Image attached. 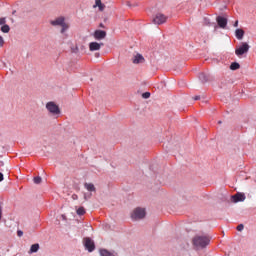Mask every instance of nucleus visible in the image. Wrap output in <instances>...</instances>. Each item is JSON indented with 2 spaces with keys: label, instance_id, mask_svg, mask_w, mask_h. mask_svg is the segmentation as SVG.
Segmentation results:
<instances>
[{
  "label": "nucleus",
  "instance_id": "1",
  "mask_svg": "<svg viewBox=\"0 0 256 256\" xmlns=\"http://www.w3.org/2000/svg\"><path fill=\"white\" fill-rule=\"evenodd\" d=\"M209 243H211V239L204 235H196L192 239V245H194L196 249H205Z\"/></svg>",
  "mask_w": 256,
  "mask_h": 256
},
{
  "label": "nucleus",
  "instance_id": "2",
  "mask_svg": "<svg viewBox=\"0 0 256 256\" xmlns=\"http://www.w3.org/2000/svg\"><path fill=\"white\" fill-rule=\"evenodd\" d=\"M47 111L56 117H59L61 115V109H59V106L55 104V102H48L46 104Z\"/></svg>",
  "mask_w": 256,
  "mask_h": 256
},
{
  "label": "nucleus",
  "instance_id": "3",
  "mask_svg": "<svg viewBox=\"0 0 256 256\" xmlns=\"http://www.w3.org/2000/svg\"><path fill=\"white\" fill-rule=\"evenodd\" d=\"M250 48L251 46H249L247 42H242L241 45L235 49V55H237V57H241V55L249 53Z\"/></svg>",
  "mask_w": 256,
  "mask_h": 256
},
{
  "label": "nucleus",
  "instance_id": "4",
  "mask_svg": "<svg viewBox=\"0 0 256 256\" xmlns=\"http://www.w3.org/2000/svg\"><path fill=\"white\" fill-rule=\"evenodd\" d=\"M131 218L134 219L135 221H137L139 219H144L145 218V209H143V208L134 209L133 213L131 214Z\"/></svg>",
  "mask_w": 256,
  "mask_h": 256
},
{
  "label": "nucleus",
  "instance_id": "5",
  "mask_svg": "<svg viewBox=\"0 0 256 256\" xmlns=\"http://www.w3.org/2000/svg\"><path fill=\"white\" fill-rule=\"evenodd\" d=\"M153 23H155V25H163V23H167V16L162 13H157L153 18Z\"/></svg>",
  "mask_w": 256,
  "mask_h": 256
},
{
  "label": "nucleus",
  "instance_id": "6",
  "mask_svg": "<svg viewBox=\"0 0 256 256\" xmlns=\"http://www.w3.org/2000/svg\"><path fill=\"white\" fill-rule=\"evenodd\" d=\"M84 247H86L89 253H92V251H95V242L91 238H84Z\"/></svg>",
  "mask_w": 256,
  "mask_h": 256
},
{
  "label": "nucleus",
  "instance_id": "7",
  "mask_svg": "<svg viewBox=\"0 0 256 256\" xmlns=\"http://www.w3.org/2000/svg\"><path fill=\"white\" fill-rule=\"evenodd\" d=\"M93 37L96 39V41H101L107 37V32H105V30H95Z\"/></svg>",
  "mask_w": 256,
  "mask_h": 256
},
{
  "label": "nucleus",
  "instance_id": "8",
  "mask_svg": "<svg viewBox=\"0 0 256 256\" xmlns=\"http://www.w3.org/2000/svg\"><path fill=\"white\" fill-rule=\"evenodd\" d=\"M101 47H103V43H99V42L89 43V51H100Z\"/></svg>",
  "mask_w": 256,
  "mask_h": 256
},
{
  "label": "nucleus",
  "instance_id": "9",
  "mask_svg": "<svg viewBox=\"0 0 256 256\" xmlns=\"http://www.w3.org/2000/svg\"><path fill=\"white\" fill-rule=\"evenodd\" d=\"M246 197L244 193L238 192L232 196V201L234 203H239V201H245Z\"/></svg>",
  "mask_w": 256,
  "mask_h": 256
},
{
  "label": "nucleus",
  "instance_id": "10",
  "mask_svg": "<svg viewBox=\"0 0 256 256\" xmlns=\"http://www.w3.org/2000/svg\"><path fill=\"white\" fill-rule=\"evenodd\" d=\"M216 21L218 23V27H220L221 29H225V27H227V18L218 16L216 18Z\"/></svg>",
  "mask_w": 256,
  "mask_h": 256
},
{
  "label": "nucleus",
  "instance_id": "11",
  "mask_svg": "<svg viewBox=\"0 0 256 256\" xmlns=\"http://www.w3.org/2000/svg\"><path fill=\"white\" fill-rule=\"evenodd\" d=\"M51 25H53L54 27H61L64 23H65V18L64 17H58L55 20H52Z\"/></svg>",
  "mask_w": 256,
  "mask_h": 256
},
{
  "label": "nucleus",
  "instance_id": "12",
  "mask_svg": "<svg viewBox=\"0 0 256 256\" xmlns=\"http://www.w3.org/2000/svg\"><path fill=\"white\" fill-rule=\"evenodd\" d=\"M132 63L139 65V63H145V58L141 54H136L132 59Z\"/></svg>",
  "mask_w": 256,
  "mask_h": 256
},
{
  "label": "nucleus",
  "instance_id": "13",
  "mask_svg": "<svg viewBox=\"0 0 256 256\" xmlns=\"http://www.w3.org/2000/svg\"><path fill=\"white\" fill-rule=\"evenodd\" d=\"M84 187L87 189V191H90V193H95V191H97V188H95L93 183H85Z\"/></svg>",
  "mask_w": 256,
  "mask_h": 256
},
{
  "label": "nucleus",
  "instance_id": "14",
  "mask_svg": "<svg viewBox=\"0 0 256 256\" xmlns=\"http://www.w3.org/2000/svg\"><path fill=\"white\" fill-rule=\"evenodd\" d=\"M235 35H236V38L239 41H241V39H243V37L245 36V31H243V29H236Z\"/></svg>",
  "mask_w": 256,
  "mask_h": 256
},
{
  "label": "nucleus",
  "instance_id": "15",
  "mask_svg": "<svg viewBox=\"0 0 256 256\" xmlns=\"http://www.w3.org/2000/svg\"><path fill=\"white\" fill-rule=\"evenodd\" d=\"M94 7H98L99 11H104L105 10V4L101 2V0H95V5Z\"/></svg>",
  "mask_w": 256,
  "mask_h": 256
},
{
  "label": "nucleus",
  "instance_id": "16",
  "mask_svg": "<svg viewBox=\"0 0 256 256\" xmlns=\"http://www.w3.org/2000/svg\"><path fill=\"white\" fill-rule=\"evenodd\" d=\"M199 79L202 81V83H207V81H209V76L202 72L199 74Z\"/></svg>",
  "mask_w": 256,
  "mask_h": 256
},
{
  "label": "nucleus",
  "instance_id": "17",
  "mask_svg": "<svg viewBox=\"0 0 256 256\" xmlns=\"http://www.w3.org/2000/svg\"><path fill=\"white\" fill-rule=\"evenodd\" d=\"M241 68V65L237 62H233L231 65H230V69L231 71H237V69H240Z\"/></svg>",
  "mask_w": 256,
  "mask_h": 256
},
{
  "label": "nucleus",
  "instance_id": "18",
  "mask_svg": "<svg viewBox=\"0 0 256 256\" xmlns=\"http://www.w3.org/2000/svg\"><path fill=\"white\" fill-rule=\"evenodd\" d=\"M37 251H39V244H33L30 247L29 253H37Z\"/></svg>",
  "mask_w": 256,
  "mask_h": 256
},
{
  "label": "nucleus",
  "instance_id": "19",
  "mask_svg": "<svg viewBox=\"0 0 256 256\" xmlns=\"http://www.w3.org/2000/svg\"><path fill=\"white\" fill-rule=\"evenodd\" d=\"M100 255H101V256H115V254L109 252V251L106 250V249L100 250Z\"/></svg>",
  "mask_w": 256,
  "mask_h": 256
},
{
  "label": "nucleus",
  "instance_id": "20",
  "mask_svg": "<svg viewBox=\"0 0 256 256\" xmlns=\"http://www.w3.org/2000/svg\"><path fill=\"white\" fill-rule=\"evenodd\" d=\"M1 31H2V33H9V31H11V28L9 27V25L4 24V25L1 27Z\"/></svg>",
  "mask_w": 256,
  "mask_h": 256
},
{
  "label": "nucleus",
  "instance_id": "21",
  "mask_svg": "<svg viewBox=\"0 0 256 256\" xmlns=\"http://www.w3.org/2000/svg\"><path fill=\"white\" fill-rule=\"evenodd\" d=\"M60 27H62L60 33L63 34V33H65V31H67L69 29V24L64 22V24Z\"/></svg>",
  "mask_w": 256,
  "mask_h": 256
},
{
  "label": "nucleus",
  "instance_id": "22",
  "mask_svg": "<svg viewBox=\"0 0 256 256\" xmlns=\"http://www.w3.org/2000/svg\"><path fill=\"white\" fill-rule=\"evenodd\" d=\"M77 215H85V208L79 207L76 211Z\"/></svg>",
  "mask_w": 256,
  "mask_h": 256
},
{
  "label": "nucleus",
  "instance_id": "23",
  "mask_svg": "<svg viewBox=\"0 0 256 256\" xmlns=\"http://www.w3.org/2000/svg\"><path fill=\"white\" fill-rule=\"evenodd\" d=\"M41 181H42V178H41L40 176L34 177V183H35L36 185H39V184L41 183Z\"/></svg>",
  "mask_w": 256,
  "mask_h": 256
},
{
  "label": "nucleus",
  "instance_id": "24",
  "mask_svg": "<svg viewBox=\"0 0 256 256\" xmlns=\"http://www.w3.org/2000/svg\"><path fill=\"white\" fill-rule=\"evenodd\" d=\"M142 97H143V99H149V97H151V93L145 92L142 94Z\"/></svg>",
  "mask_w": 256,
  "mask_h": 256
},
{
  "label": "nucleus",
  "instance_id": "25",
  "mask_svg": "<svg viewBox=\"0 0 256 256\" xmlns=\"http://www.w3.org/2000/svg\"><path fill=\"white\" fill-rule=\"evenodd\" d=\"M237 231H243V229H245V226L243 224H240L237 226Z\"/></svg>",
  "mask_w": 256,
  "mask_h": 256
},
{
  "label": "nucleus",
  "instance_id": "26",
  "mask_svg": "<svg viewBox=\"0 0 256 256\" xmlns=\"http://www.w3.org/2000/svg\"><path fill=\"white\" fill-rule=\"evenodd\" d=\"M5 23H6L5 18H0V25H5Z\"/></svg>",
  "mask_w": 256,
  "mask_h": 256
},
{
  "label": "nucleus",
  "instance_id": "27",
  "mask_svg": "<svg viewBox=\"0 0 256 256\" xmlns=\"http://www.w3.org/2000/svg\"><path fill=\"white\" fill-rule=\"evenodd\" d=\"M17 235H18V237H23V231L18 230V231H17Z\"/></svg>",
  "mask_w": 256,
  "mask_h": 256
},
{
  "label": "nucleus",
  "instance_id": "28",
  "mask_svg": "<svg viewBox=\"0 0 256 256\" xmlns=\"http://www.w3.org/2000/svg\"><path fill=\"white\" fill-rule=\"evenodd\" d=\"M3 43H5L3 37L0 36V47H3Z\"/></svg>",
  "mask_w": 256,
  "mask_h": 256
},
{
  "label": "nucleus",
  "instance_id": "29",
  "mask_svg": "<svg viewBox=\"0 0 256 256\" xmlns=\"http://www.w3.org/2000/svg\"><path fill=\"white\" fill-rule=\"evenodd\" d=\"M234 27H239V21L238 20L235 21Z\"/></svg>",
  "mask_w": 256,
  "mask_h": 256
},
{
  "label": "nucleus",
  "instance_id": "30",
  "mask_svg": "<svg viewBox=\"0 0 256 256\" xmlns=\"http://www.w3.org/2000/svg\"><path fill=\"white\" fill-rule=\"evenodd\" d=\"M199 99H201V96H195L194 97V101H199Z\"/></svg>",
  "mask_w": 256,
  "mask_h": 256
},
{
  "label": "nucleus",
  "instance_id": "31",
  "mask_svg": "<svg viewBox=\"0 0 256 256\" xmlns=\"http://www.w3.org/2000/svg\"><path fill=\"white\" fill-rule=\"evenodd\" d=\"M84 199L85 201H87V199H91V194L87 197V195H84Z\"/></svg>",
  "mask_w": 256,
  "mask_h": 256
},
{
  "label": "nucleus",
  "instance_id": "32",
  "mask_svg": "<svg viewBox=\"0 0 256 256\" xmlns=\"http://www.w3.org/2000/svg\"><path fill=\"white\" fill-rule=\"evenodd\" d=\"M3 181V173H0V182Z\"/></svg>",
  "mask_w": 256,
  "mask_h": 256
},
{
  "label": "nucleus",
  "instance_id": "33",
  "mask_svg": "<svg viewBox=\"0 0 256 256\" xmlns=\"http://www.w3.org/2000/svg\"><path fill=\"white\" fill-rule=\"evenodd\" d=\"M2 213H3V211H2L1 206H0V220H1V217H2Z\"/></svg>",
  "mask_w": 256,
  "mask_h": 256
},
{
  "label": "nucleus",
  "instance_id": "34",
  "mask_svg": "<svg viewBox=\"0 0 256 256\" xmlns=\"http://www.w3.org/2000/svg\"><path fill=\"white\" fill-rule=\"evenodd\" d=\"M219 125H221V121H218Z\"/></svg>",
  "mask_w": 256,
  "mask_h": 256
}]
</instances>
